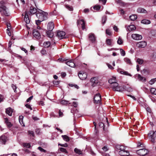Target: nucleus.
Wrapping results in <instances>:
<instances>
[{
	"instance_id": "nucleus-1",
	"label": "nucleus",
	"mask_w": 156,
	"mask_h": 156,
	"mask_svg": "<svg viewBox=\"0 0 156 156\" xmlns=\"http://www.w3.org/2000/svg\"><path fill=\"white\" fill-rule=\"evenodd\" d=\"M108 82L111 84L110 86L113 90L121 92L126 90V86H119V84L115 82V79L114 77L109 79L108 80Z\"/></svg>"
},
{
	"instance_id": "nucleus-2",
	"label": "nucleus",
	"mask_w": 156,
	"mask_h": 156,
	"mask_svg": "<svg viewBox=\"0 0 156 156\" xmlns=\"http://www.w3.org/2000/svg\"><path fill=\"white\" fill-rule=\"evenodd\" d=\"M28 6L29 7V9L27 13L29 15L36 14L38 11V9H37V7L35 3L33 0L30 1V3Z\"/></svg>"
},
{
	"instance_id": "nucleus-3",
	"label": "nucleus",
	"mask_w": 156,
	"mask_h": 156,
	"mask_svg": "<svg viewBox=\"0 0 156 156\" xmlns=\"http://www.w3.org/2000/svg\"><path fill=\"white\" fill-rule=\"evenodd\" d=\"M54 27V24L53 22L48 23L47 26L48 30L46 31V33L48 37L51 38L53 37L54 34L52 30Z\"/></svg>"
},
{
	"instance_id": "nucleus-4",
	"label": "nucleus",
	"mask_w": 156,
	"mask_h": 156,
	"mask_svg": "<svg viewBox=\"0 0 156 156\" xmlns=\"http://www.w3.org/2000/svg\"><path fill=\"white\" fill-rule=\"evenodd\" d=\"M38 11L36 14L37 17L39 19L42 21H43L47 19V16L48 13L41 10L38 9Z\"/></svg>"
},
{
	"instance_id": "nucleus-5",
	"label": "nucleus",
	"mask_w": 156,
	"mask_h": 156,
	"mask_svg": "<svg viewBox=\"0 0 156 156\" xmlns=\"http://www.w3.org/2000/svg\"><path fill=\"white\" fill-rule=\"evenodd\" d=\"M0 12L3 16H9L8 9L1 2H0Z\"/></svg>"
},
{
	"instance_id": "nucleus-6",
	"label": "nucleus",
	"mask_w": 156,
	"mask_h": 156,
	"mask_svg": "<svg viewBox=\"0 0 156 156\" xmlns=\"http://www.w3.org/2000/svg\"><path fill=\"white\" fill-rule=\"evenodd\" d=\"M148 136L152 142L154 143L156 141V130L155 132L151 131L148 134Z\"/></svg>"
},
{
	"instance_id": "nucleus-7",
	"label": "nucleus",
	"mask_w": 156,
	"mask_h": 156,
	"mask_svg": "<svg viewBox=\"0 0 156 156\" xmlns=\"http://www.w3.org/2000/svg\"><path fill=\"white\" fill-rule=\"evenodd\" d=\"M90 81L91 83L92 86L95 87L96 85H101L102 83L98 81L97 77H94L91 79Z\"/></svg>"
},
{
	"instance_id": "nucleus-8",
	"label": "nucleus",
	"mask_w": 156,
	"mask_h": 156,
	"mask_svg": "<svg viewBox=\"0 0 156 156\" xmlns=\"http://www.w3.org/2000/svg\"><path fill=\"white\" fill-rule=\"evenodd\" d=\"M65 32L64 31L58 30L57 31L56 36L60 39H62L66 38L65 36Z\"/></svg>"
},
{
	"instance_id": "nucleus-9",
	"label": "nucleus",
	"mask_w": 156,
	"mask_h": 156,
	"mask_svg": "<svg viewBox=\"0 0 156 156\" xmlns=\"http://www.w3.org/2000/svg\"><path fill=\"white\" fill-rule=\"evenodd\" d=\"M78 76L81 80H85L87 78V74L84 72L80 71L78 74Z\"/></svg>"
},
{
	"instance_id": "nucleus-10",
	"label": "nucleus",
	"mask_w": 156,
	"mask_h": 156,
	"mask_svg": "<svg viewBox=\"0 0 156 156\" xmlns=\"http://www.w3.org/2000/svg\"><path fill=\"white\" fill-rule=\"evenodd\" d=\"M66 64L67 65L71 67H74L76 66H77V65H76L74 63V60H70L66 62Z\"/></svg>"
},
{
	"instance_id": "nucleus-11",
	"label": "nucleus",
	"mask_w": 156,
	"mask_h": 156,
	"mask_svg": "<svg viewBox=\"0 0 156 156\" xmlns=\"http://www.w3.org/2000/svg\"><path fill=\"white\" fill-rule=\"evenodd\" d=\"M126 148L125 147L123 149V150L120 151H119V154L123 156H127L129 155V151L126 150Z\"/></svg>"
},
{
	"instance_id": "nucleus-12",
	"label": "nucleus",
	"mask_w": 156,
	"mask_h": 156,
	"mask_svg": "<svg viewBox=\"0 0 156 156\" xmlns=\"http://www.w3.org/2000/svg\"><path fill=\"white\" fill-rule=\"evenodd\" d=\"M33 34L36 39H38L41 38V35L39 32L36 29H34L33 30Z\"/></svg>"
},
{
	"instance_id": "nucleus-13",
	"label": "nucleus",
	"mask_w": 156,
	"mask_h": 156,
	"mask_svg": "<svg viewBox=\"0 0 156 156\" xmlns=\"http://www.w3.org/2000/svg\"><path fill=\"white\" fill-rule=\"evenodd\" d=\"M147 45V43L145 41H141L137 43L136 44V46L139 48H144Z\"/></svg>"
},
{
	"instance_id": "nucleus-14",
	"label": "nucleus",
	"mask_w": 156,
	"mask_h": 156,
	"mask_svg": "<svg viewBox=\"0 0 156 156\" xmlns=\"http://www.w3.org/2000/svg\"><path fill=\"white\" fill-rule=\"evenodd\" d=\"M89 38L92 43H94L96 41V37L93 33H90L89 34Z\"/></svg>"
},
{
	"instance_id": "nucleus-15",
	"label": "nucleus",
	"mask_w": 156,
	"mask_h": 156,
	"mask_svg": "<svg viewBox=\"0 0 156 156\" xmlns=\"http://www.w3.org/2000/svg\"><path fill=\"white\" fill-rule=\"evenodd\" d=\"M131 37L133 38L136 40H139L142 38V36L141 35L137 34H132Z\"/></svg>"
},
{
	"instance_id": "nucleus-16",
	"label": "nucleus",
	"mask_w": 156,
	"mask_h": 156,
	"mask_svg": "<svg viewBox=\"0 0 156 156\" xmlns=\"http://www.w3.org/2000/svg\"><path fill=\"white\" fill-rule=\"evenodd\" d=\"M7 140V137L5 135H2L0 137V142L2 144H5Z\"/></svg>"
},
{
	"instance_id": "nucleus-17",
	"label": "nucleus",
	"mask_w": 156,
	"mask_h": 156,
	"mask_svg": "<svg viewBox=\"0 0 156 156\" xmlns=\"http://www.w3.org/2000/svg\"><path fill=\"white\" fill-rule=\"evenodd\" d=\"M60 103V104L62 105H66L68 104H70V103L69 102V101H66L65 100H63L62 99L60 101H58L57 103Z\"/></svg>"
},
{
	"instance_id": "nucleus-18",
	"label": "nucleus",
	"mask_w": 156,
	"mask_h": 156,
	"mask_svg": "<svg viewBox=\"0 0 156 156\" xmlns=\"http://www.w3.org/2000/svg\"><path fill=\"white\" fill-rule=\"evenodd\" d=\"M5 112L6 113L8 114L9 116H11L13 112V110L12 108L9 107L6 109Z\"/></svg>"
},
{
	"instance_id": "nucleus-19",
	"label": "nucleus",
	"mask_w": 156,
	"mask_h": 156,
	"mask_svg": "<svg viewBox=\"0 0 156 156\" xmlns=\"http://www.w3.org/2000/svg\"><path fill=\"white\" fill-rule=\"evenodd\" d=\"M28 14L27 12H25L24 20L27 24H29L30 23V20L29 18Z\"/></svg>"
},
{
	"instance_id": "nucleus-20",
	"label": "nucleus",
	"mask_w": 156,
	"mask_h": 156,
	"mask_svg": "<svg viewBox=\"0 0 156 156\" xmlns=\"http://www.w3.org/2000/svg\"><path fill=\"white\" fill-rule=\"evenodd\" d=\"M5 123L8 128H10L12 126V124L9 121L7 118L5 119Z\"/></svg>"
},
{
	"instance_id": "nucleus-21",
	"label": "nucleus",
	"mask_w": 156,
	"mask_h": 156,
	"mask_svg": "<svg viewBox=\"0 0 156 156\" xmlns=\"http://www.w3.org/2000/svg\"><path fill=\"white\" fill-rule=\"evenodd\" d=\"M136 28L134 25H130L127 27V29L129 31L134 30Z\"/></svg>"
},
{
	"instance_id": "nucleus-22",
	"label": "nucleus",
	"mask_w": 156,
	"mask_h": 156,
	"mask_svg": "<svg viewBox=\"0 0 156 156\" xmlns=\"http://www.w3.org/2000/svg\"><path fill=\"white\" fill-rule=\"evenodd\" d=\"M80 22L82 25V29L84 30L85 29V23L83 19L80 20Z\"/></svg>"
},
{
	"instance_id": "nucleus-23",
	"label": "nucleus",
	"mask_w": 156,
	"mask_h": 156,
	"mask_svg": "<svg viewBox=\"0 0 156 156\" xmlns=\"http://www.w3.org/2000/svg\"><path fill=\"white\" fill-rule=\"evenodd\" d=\"M6 25L7 26L8 29L6 30V32L8 34V35L9 36H10L11 35V33H10V31L9 30V27H10V24L9 23H7V22H6Z\"/></svg>"
},
{
	"instance_id": "nucleus-24",
	"label": "nucleus",
	"mask_w": 156,
	"mask_h": 156,
	"mask_svg": "<svg viewBox=\"0 0 156 156\" xmlns=\"http://www.w3.org/2000/svg\"><path fill=\"white\" fill-rule=\"evenodd\" d=\"M51 44V42L49 41L44 42L43 43L44 46L45 48H48L49 47Z\"/></svg>"
},
{
	"instance_id": "nucleus-25",
	"label": "nucleus",
	"mask_w": 156,
	"mask_h": 156,
	"mask_svg": "<svg viewBox=\"0 0 156 156\" xmlns=\"http://www.w3.org/2000/svg\"><path fill=\"white\" fill-rule=\"evenodd\" d=\"M112 39H107L106 40V44L109 46H112Z\"/></svg>"
},
{
	"instance_id": "nucleus-26",
	"label": "nucleus",
	"mask_w": 156,
	"mask_h": 156,
	"mask_svg": "<svg viewBox=\"0 0 156 156\" xmlns=\"http://www.w3.org/2000/svg\"><path fill=\"white\" fill-rule=\"evenodd\" d=\"M137 12H142L144 13H146L147 12V11L146 10L141 8H138L137 9Z\"/></svg>"
},
{
	"instance_id": "nucleus-27",
	"label": "nucleus",
	"mask_w": 156,
	"mask_h": 156,
	"mask_svg": "<svg viewBox=\"0 0 156 156\" xmlns=\"http://www.w3.org/2000/svg\"><path fill=\"white\" fill-rule=\"evenodd\" d=\"M124 60L127 64L129 65H132V63L130 60L128 58H124Z\"/></svg>"
},
{
	"instance_id": "nucleus-28",
	"label": "nucleus",
	"mask_w": 156,
	"mask_h": 156,
	"mask_svg": "<svg viewBox=\"0 0 156 156\" xmlns=\"http://www.w3.org/2000/svg\"><path fill=\"white\" fill-rule=\"evenodd\" d=\"M141 23L144 24H149L151 23L150 21L148 20L144 19L142 20L141 21Z\"/></svg>"
},
{
	"instance_id": "nucleus-29",
	"label": "nucleus",
	"mask_w": 156,
	"mask_h": 156,
	"mask_svg": "<svg viewBox=\"0 0 156 156\" xmlns=\"http://www.w3.org/2000/svg\"><path fill=\"white\" fill-rule=\"evenodd\" d=\"M125 147L123 146H121L120 145H117L116 146L115 148L116 149L120 151L123 150Z\"/></svg>"
},
{
	"instance_id": "nucleus-30",
	"label": "nucleus",
	"mask_w": 156,
	"mask_h": 156,
	"mask_svg": "<svg viewBox=\"0 0 156 156\" xmlns=\"http://www.w3.org/2000/svg\"><path fill=\"white\" fill-rule=\"evenodd\" d=\"M138 78L141 81L143 82H145L146 81L145 78L144 77L141 76L140 74H138Z\"/></svg>"
},
{
	"instance_id": "nucleus-31",
	"label": "nucleus",
	"mask_w": 156,
	"mask_h": 156,
	"mask_svg": "<svg viewBox=\"0 0 156 156\" xmlns=\"http://www.w3.org/2000/svg\"><path fill=\"white\" fill-rule=\"evenodd\" d=\"M62 137L63 139L66 142H68L69 140V137L66 135H62Z\"/></svg>"
},
{
	"instance_id": "nucleus-32",
	"label": "nucleus",
	"mask_w": 156,
	"mask_h": 156,
	"mask_svg": "<svg viewBox=\"0 0 156 156\" xmlns=\"http://www.w3.org/2000/svg\"><path fill=\"white\" fill-rule=\"evenodd\" d=\"M137 16L135 15H133L129 16V18L131 20H135L137 19Z\"/></svg>"
},
{
	"instance_id": "nucleus-33",
	"label": "nucleus",
	"mask_w": 156,
	"mask_h": 156,
	"mask_svg": "<svg viewBox=\"0 0 156 156\" xmlns=\"http://www.w3.org/2000/svg\"><path fill=\"white\" fill-rule=\"evenodd\" d=\"M94 103L96 104L100 103L101 98H94Z\"/></svg>"
},
{
	"instance_id": "nucleus-34",
	"label": "nucleus",
	"mask_w": 156,
	"mask_h": 156,
	"mask_svg": "<svg viewBox=\"0 0 156 156\" xmlns=\"http://www.w3.org/2000/svg\"><path fill=\"white\" fill-rule=\"evenodd\" d=\"M120 73L122 74H123L129 76H131V74L127 72L124 71L123 70L121 71Z\"/></svg>"
},
{
	"instance_id": "nucleus-35",
	"label": "nucleus",
	"mask_w": 156,
	"mask_h": 156,
	"mask_svg": "<svg viewBox=\"0 0 156 156\" xmlns=\"http://www.w3.org/2000/svg\"><path fill=\"white\" fill-rule=\"evenodd\" d=\"M74 151L75 152L76 154H82V153L81 152V151L79 149L77 148H75Z\"/></svg>"
},
{
	"instance_id": "nucleus-36",
	"label": "nucleus",
	"mask_w": 156,
	"mask_h": 156,
	"mask_svg": "<svg viewBox=\"0 0 156 156\" xmlns=\"http://www.w3.org/2000/svg\"><path fill=\"white\" fill-rule=\"evenodd\" d=\"M107 20V16H104L102 17V22L103 24H104L106 22Z\"/></svg>"
},
{
	"instance_id": "nucleus-37",
	"label": "nucleus",
	"mask_w": 156,
	"mask_h": 156,
	"mask_svg": "<svg viewBox=\"0 0 156 156\" xmlns=\"http://www.w3.org/2000/svg\"><path fill=\"white\" fill-rule=\"evenodd\" d=\"M117 43L119 44H122L123 43V41L120 37H119L117 41Z\"/></svg>"
},
{
	"instance_id": "nucleus-38",
	"label": "nucleus",
	"mask_w": 156,
	"mask_h": 156,
	"mask_svg": "<svg viewBox=\"0 0 156 156\" xmlns=\"http://www.w3.org/2000/svg\"><path fill=\"white\" fill-rule=\"evenodd\" d=\"M151 92L155 95H156V89L154 88H152L150 89Z\"/></svg>"
},
{
	"instance_id": "nucleus-39",
	"label": "nucleus",
	"mask_w": 156,
	"mask_h": 156,
	"mask_svg": "<svg viewBox=\"0 0 156 156\" xmlns=\"http://www.w3.org/2000/svg\"><path fill=\"white\" fill-rule=\"evenodd\" d=\"M101 8V6L100 5H95L94 7V10L98 11Z\"/></svg>"
},
{
	"instance_id": "nucleus-40",
	"label": "nucleus",
	"mask_w": 156,
	"mask_h": 156,
	"mask_svg": "<svg viewBox=\"0 0 156 156\" xmlns=\"http://www.w3.org/2000/svg\"><path fill=\"white\" fill-rule=\"evenodd\" d=\"M155 81H156V78L151 79V80L149 81V83L150 84L152 85L153 84Z\"/></svg>"
},
{
	"instance_id": "nucleus-41",
	"label": "nucleus",
	"mask_w": 156,
	"mask_h": 156,
	"mask_svg": "<svg viewBox=\"0 0 156 156\" xmlns=\"http://www.w3.org/2000/svg\"><path fill=\"white\" fill-rule=\"evenodd\" d=\"M66 7L69 11H71L73 10V9L72 6H70L69 5H65Z\"/></svg>"
},
{
	"instance_id": "nucleus-42",
	"label": "nucleus",
	"mask_w": 156,
	"mask_h": 156,
	"mask_svg": "<svg viewBox=\"0 0 156 156\" xmlns=\"http://www.w3.org/2000/svg\"><path fill=\"white\" fill-rule=\"evenodd\" d=\"M28 134L30 136L34 137V132L33 131L29 130L28 132Z\"/></svg>"
},
{
	"instance_id": "nucleus-43",
	"label": "nucleus",
	"mask_w": 156,
	"mask_h": 156,
	"mask_svg": "<svg viewBox=\"0 0 156 156\" xmlns=\"http://www.w3.org/2000/svg\"><path fill=\"white\" fill-rule=\"evenodd\" d=\"M23 116H20L19 117V121L20 124L22 125L23 124Z\"/></svg>"
},
{
	"instance_id": "nucleus-44",
	"label": "nucleus",
	"mask_w": 156,
	"mask_h": 156,
	"mask_svg": "<svg viewBox=\"0 0 156 156\" xmlns=\"http://www.w3.org/2000/svg\"><path fill=\"white\" fill-rule=\"evenodd\" d=\"M23 146L27 148H30L31 146L30 144L29 143H23Z\"/></svg>"
},
{
	"instance_id": "nucleus-45",
	"label": "nucleus",
	"mask_w": 156,
	"mask_h": 156,
	"mask_svg": "<svg viewBox=\"0 0 156 156\" xmlns=\"http://www.w3.org/2000/svg\"><path fill=\"white\" fill-rule=\"evenodd\" d=\"M120 53L122 55L124 56L126 55L125 51L122 49L120 48Z\"/></svg>"
},
{
	"instance_id": "nucleus-46",
	"label": "nucleus",
	"mask_w": 156,
	"mask_h": 156,
	"mask_svg": "<svg viewBox=\"0 0 156 156\" xmlns=\"http://www.w3.org/2000/svg\"><path fill=\"white\" fill-rule=\"evenodd\" d=\"M137 62L139 64L141 65L143 64V60L139 58H138L137 60Z\"/></svg>"
},
{
	"instance_id": "nucleus-47",
	"label": "nucleus",
	"mask_w": 156,
	"mask_h": 156,
	"mask_svg": "<svg viewBox=\"0 0 156 156\" xmlns=\"http://www.w3.org/2000/svg\"><path fill=\"white\" fill-rule=\"evenodd\" d=\"M58 61H59V62H62L63 61H66L67 60V59L65 58H59L58 59Z\"/></svg>"
},
{
	"instance_id": "nucleus-48",
	"label": "nucleus",
	"mask_w": 156,
	"mask_h": 156,
	"mask_svg": "<svg viewBox=\"0 0 156 156\" xmlns=\"http://www.w3.org/2000/svg\"><path fill=\"white\" fill-rule=\"evenodd\" d=\"M60 151H62V152H64V153H68V152L66 150V149H65V148H63V147H61L60 148Z\"/></svg>"
},
{
	"instance_id": "nucleus-49",
	"label": "nucleus",
	"mask_w": 156,
	"mask_h": 156,
	"mask_svg": "<svg viewBox=\"0 0 156 156\" xmlns=\"http://www.w3.org/2000/svg\"><path fill=\"white\" fill-rule=\"evenodd\" d=\"M12 87L13 88V90L14 92L16 93L17 92L16 89L17 88V87L16 85H14V84H12Z\"/></svg>"
},
{
	"instance_id": "nucleus-50",
	"label": "nucleus",
	"mask_w": 156,
	"mask_h": 156,
	"mask_svg": "<svg viewBox=\"0 0 156 156\" xmlns=\"http://www.w3.org/2000/svg\"><path fill=\"white\" fill-rule=\"evenodd\" d=\"M38 149L41 152L45 153L46 152V150L43 149L41 147H38Z\"/></svg>"
},
{
	"instance_id": "nucleus-51",
	"label": "nucleus",
	"mask_w": 156,
	"mask_h": 156,
	"mask_svg": "<svg viewBox=\"0 0 156 156\" xmlns=\"http://www.w3.org/2000/svg\"><path fill=\"white\" fill-rule=\"evenodd\" d=\"M106 34L109 35H112V33L111 32L110 30L109 29H107L106 30Z\"/></svg>"
},
{
	"instance_id": "nucleus-52",
	"label": "nucleus",
	"mask_w": 156,
	"mask_h": 156,
	"mask_svg": "<svg viewBox=\"0 0 156 156\" xmlns=\"http://www.w3.org/2000/svg\"><path fill=\"white\" fill-rule=\"evenodd\" d=\"M101 98V96L99 93H97L96 94H95L94 96V98Z\"/></svg>"
},
{
	"instance_id": "nucleus-53",
	"label": "nucleus",
	"mask_w": 156,
	"mask_h": 156,
	"mask_svg": "<svg viewBox=\"0 0 156 156\" xmlns=\"http://www.w3.org/2000/svg\"><path fill=\"white\" fill-rule=\"evenodd\" d=\"M151 33L153 36H156V30H152L151 31Z\"/></svg>"
},
{
	"instance_id": "nucleus-54",
	"label": "nucleus",
	"mask_w": 156,
	"mask_h": 156,
	"mask_svg": "<svg viewBox=\"0 0 156 156\" xmlns=\"http://www.w3.org/2000/svg\"><path fill=\"white\" fill-rule=\"evenodd\" d=\"M99 126L101 128V127H103V129L105 130L104 125V124L102 122H101L99 123Z\"/></svg>"
},
{
	"instance_id": "nucleus-55",
	"label": "nucleus",
	"mask_w": 156,
	"mask_h": 156,
	"mask_svg": "<svg viewBox=\"0 0 156 156\" xmlns=\"http://www.w3.org/2000/svg\"><path fill=\"white\" fill-rule=\"evenodd\" d=\"M25 106L26 107V108L30 109V110H32V108L31 107L30 105H29L28 104H25Z\"/></svg>"
},
{
	"instance_id": "nucleus-56",
	"label": "nucleus",
	"mask_w": 156,
	"mask_h": 156,
	"mask_svg": "<svg viewBox=\"0 0 156 156\" xmlns=\"http://www.w3.org/2000/svg\"><path fill=\"white\" fill-rule=\"evenodd\" d=\"M42 21V20H36V23L37 25H39L40 24L41 22Z\"/></svg>"
},
{
	"instance_id": "nucleus-57",
	"label": "nucleus",
	"mask_w": 156,
	"mask_h": 156,
	"mask_svg": "<svg viewBox=\"0 0 156 156\" xmlns=\"http://www.w3.org/2000/svg\"><path fill=\"white\" fill-rule=\"evenodd\" d=\"M69 86H71V87L74 86V87L75 88H76L77 89H79V87L77 85H76V84H74L73 85V84H69Z\"/></svg>"
},
{
	"instance_id": "nucleus-58",
	"label": "nucleus",
	"mask_w": 156,
	"mask_h": 156,
	"mask_svg": "<svg viewBox=\"0 0 156 156\" xmlns=\"http://www.w3.org/2000/svg\"><path fill=\"white\" fill-rule=\"evenodd\" d=\"M58 145H60V146L62 147H68V145L66 143L64 144H58Z\"/></svg>"
},
{
	"instance_id": "nucleus-59",
	"label": "nucleus",
	"mask_w": 156,
	"mask_h": 156,
	"mask_svg": "<svg viewBox=\"0 0 156 156\" xmlns=\"http://www.w3.org/2000/svg\"><path fill=\"white\" fill-rule=\"evenodd\" d=\"M107 65L108 67V68L111 69H114V68L113 67H112V66L111 65H110V64H108V63H107Z\"/></svg>"
},
{
	"instance_id": "nucleus-60",
	"label": "nucleus",
	"mask_w": 156,
	"mask_h": 156,
	"mask_svg": "<svg viewBox=\"0 0 156 156\" xmlns=\"http://www.w3.org/2000/svg\"><path fill=\"white\" fill-rule=\"evenodd\" d=\"M113 28L114 30H115V31L118 32V31L119 29L115 25L114 26Z\"/></svg>"
},
{
	"instance_id": "nucleus-61",
	"label": "nucleus",
	"mask_w": 156,
	"mask_h": 156,
	"mask_svg": "<svg viewBox=\"0 0 156 156\" xmlns=\"http://www.w3.org/2000/svg\"><path fill=\"white\" fill-rule=\"evenodd\" d=\"M102 150L105 151H106L108 150V149L106 146H105L102 148Z\"/></svg>"
},
{
	"instance_id": "nucleus-62",
	"label": "nucleus",
	"mask_w": 156,
	"mask_h": 156,
	"mask_svg": "<svg viewBox=\"0 0 156 156\" xmlns=\"http://www.w3.org/2000/svg\"><path fill=\"white\" fill-rule=\"evenodd\" d=\"M59 116L60 117H62L63 115V114L62 113V112H61V110H59Z\"/></svg>"
},
{
	"instance_id": "nucleus-63",
	"label": "nucleus",
	"mask_w": 156,
	"mask_h": 156,
	"mask_svg": "<svg viewBox=\"0 0 156 156\" xmlns=\"http://www.w3.org/2000/svg\"><path fill=\"white\" fill-rule=\"evenodd\" d=\"M73 105L74 107H77V104L76 102H73Z\"/></svg>"
},
{
	"instance_id": "nucleus-64",
	"label": "nucleus",
	"mask_w": 156,
	"mask_h": 156,
	"mask_svg": "<svg viewBox=\"0 0 156 156\" xmlns=\"http://www.w3.org/2000/svg\"><path fill=\"white\" fill-rule=\"evenodd\" d=\"M41 53L43 55H44L46 53V51L44 50H42L41 51Z\"/></svg>"
}]
</instances>
